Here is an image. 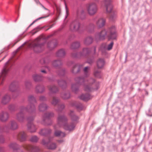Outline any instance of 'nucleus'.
Listing matches in <instances>:
<instances>
[{"label": "nucleus", "instance_id": "nucleus-1", "mask_svg": "<svg viewBox=\"0 0 152 152\" xmlns=\"http://www.w3.org/2000/svg\"><path fill=\"white\" fill-rule=\"evenodd\" d=\"M35 109L34 105L33 104H29L27 107H22L20 111L17 113L15 115V119L19 123L24 122L25 120V117L23 111L26 110L28 111L31 112Z\"/></svg>", "mask_w": 152, "mask_h": 152}, {"label": "nucleus", "instance_id": "nucleus-2", "mask_svg": "<svg viewBox=\"0 0 152 152\" xmlns=\"http://www.w3.org/2000/svg\"><path fill=\"white\" fill-rule=\"evenodd\" d=\"M42 36H40L36 38L33 42L31 43H29L28 46L30 48H32L34 50L37 52H39L41 51V48L44 44H39L41 41Z\"/></svg>", "mask_w": 152, "mask_h": 152}, {"label": "nucleus", "instance_id": "nucleus-3", "mask_svg": "<svg viewBox=\"0 0 152 152\" xmlns=\"http://www.w3.org/2000/svg\"><path fill=\"white\" fill-rule=\"evenodd\" d=\"M98 10L97 5L94 2H91L88 4L87 10L88 14L90 15H93L97 12Z\"/></svg>", "mask_w": 152, "mask_h": 152}, {"label": "nucleus", "instance_id": "nucleus-4", "mask_svg": "<svg viewBox=\"0 0 152 152\" xmlns=\"http://www.w3.org/2000/svg\"><path fill=\"white\" fill-rule=\"evenodd\" d=\"M67 119L64 115L59 114L57 118V124L54 126L55 129L63 126L67 123Z\"/></svg>", "mask_w": 152, "mask_h": 152}, {"label": "nucleus", "instance_id": "nucleus-5", "mask_svg": "<svg viewBox=\"0 0 152 152\" xmlns=\"http://www.w3.org/2000/svg\"><path fill=\"white\" fill-rule=\"evenodd\" d=\"M9 61H8L6 63L5 65L2 70L0 77V82L1 81V84L2 83L5 77L9 70L10 66L9 65Z\"/></svg>", "mask_w": 152, "mask_h": 152}, {"label": "nucleus", "instance_id": "nucleus-6", "mask_svg": "<svg viewBox=\"0 0 152 152\" xmlns=\"http://www.w3.org/2000/svg\"><path fill=\"white\" fill-rule=\"evenodd\" d=\"M80 27V24L77 20H75L72 21L70 24V29L72 31H78Z\"/></svg>", "mask_w": 152, "mask_h": 152}, {"label": "nucleus", "instance_id": "nucleus-7", "mask_svg": "<svg viewBox=\"0 0 152 152\" xmlns=\"http://www.w3.org/2000/svg\"><path fill=\"white\" fill-rule=\"evenodd\" d=\"M22 147L25 149L30 152H37L40 150L39 147L24 144Z\"/></svg>", "mask_w": 152, "mask_h": 152}, {"label": "nucleus", "instance_id": "nucleus-8", "mask_svg": "<svg viewBox=\"0 0 152 152\" xmlns=\"http://www.w3.org/2000/svg\"><path fill=\"white\" fill-rule=\"evenodd\" d=\"M111 0H104V4L107 12L108 13L110 12L112 9V6L111 4Z\"/></svg>", "mask_w": 152, "mask_h": 152}, {"label": "nucleus", "instance_id": "nucleus-9", "mask_svg": "<svg viewBox=\"0 0 152 152\" xmlns=\"http://www.w3.org/2000/svg\"><path fill=\"white\" fill-rule=\"evenodd\" d=\"M18 128V125L17 123L14 120L11 121L9 123L8 129L12 130H15Z\"/></svg>", "mask_w": 152, "mask_h": 152}, {"label": "nucleus", "instance_id": "nucleus-10", "mask_svg": "<svg viewBox=\"0 0 152 152\" xmlns=\"http://www.w3.org/2000/svg\"><path fill=\"white\" fill-rule=\"evenodd\" d=\"M9 117V114L7 112L2 111L0 113V120L2 122L7 121Z\"/></svg>", "mask_w": 152, "mask_h": 152}, {"label": "nucleus", "instance_id": "nucleus-11", "mask_svg": "<svg viewBox=\"0 0 152 152\" xmlns=\"http://www.w3.org/2000/svg\"><path fill=\"white\" fill-rule=\"evenodd\" d=\"M105 20L103 18L98 19L96 22V25L98 28H100L104 26L105 24Z\"/></svg>", "mask_w": 152, "mask_h": 152}, {"label": "nucleus", "instance_id": "nucleus-12", "mask_svg": "<svg viewBox=\"0 0 152 152\" xmlns=\"http://www.w3.org/2000/svg\"><path fill=\"white\" fill-rule=\"evenodd\" d=\"M10 99V95L8 94H6L2 97L1 102L3 104H6L9 102Z\"/></svg>", "mask_w": 152, "mask_h": 152}, {"label": "nucleus", "instance_id": "nucleus-13", "mask_svg": "<svg viewBox=\"0 0 152 152\" xmlns=\"http://www.w3.org/2000/svg\"><path fill=\"white\" fill-rule=\"evenodd\" d=\"M26 135L25 132H21L19 133L18 134L17 139L20 141L22 142L26 140Z\"/></svg>", "mask_w": 152, "mask_h": 152}, {"label": "nucleus", "instance_id": "nucleus-14", "mask_svg": "<svg viewBox=\"0 0 152 152\" xmlns=\"http://www.w3.org/2000/svg\"><path fill=\"white\" fill-rule=\"evenodd\" d=\"M95 82L94 80L93 79H91L88 81L89 85H87L85 86V91L87 92L91 91L93 88L90 86L91 84H92Z\"/></svg>", "mask_w": 152, "mask_h": 152}, {"label": "nucleus", "instance_id": "nucleus-15", "mask_svg": "<svg viewBox=\"0 0 152 152\" xmlns=\"http://www.w3.org/2000/svg\"><path fill=\"white\" fill-rule=\"evenodd\" d=\"M63 127L65 129L70 131L74 129L75 126L74 124L73 123L68 124L66 123Z\"/></svg>", "mask_w": 152, "mask_h": 152}, {"label": "nucleus", "instance_id": "nucleus-16", "mask_svg": "<svg viewBox=\"0 0 152 152\" xmlns=\"http://www.w3.org/2000/svg\"><path fill=\"white\" fill-rule=\"evenodd\" d=\"M93 50L94 53L95 51V47H94L91 49L88 48H84L83 49L82 53H80V56L85 55L89 53L91 51Z\"/></svg>", "mask_w": 152, "mask_h": 152}, {"label": "nucleus", "instance_id": "nucleus-17", "mask_svg": "<svg viewBox=\"0 0 152 152\" xmlns=\"http://www.w3.org/2000/svg\"><path fill=\"white\" fill-rule=\"evenodd\" d=\"M42 144L45 146H47L48 148L51 149H53L56 148L57 147L55 143L51 144L49 146H48V142H46L44 139L42 140Z\"/></svg>", "mask_w": 152, "mask_h": 152}, {"label": "nucleus", "instance_id": "nucleus-18", "mask_svg": "<svg viewBox=\"0 0 152 152\" xmlns=\"http://www.w3.org/2000/svg\"><path fill=\"white\" fill-rule=\"evenodd\" d=\"M27 126L28 130L30 132H33L36 131L37 128L33 123L28 122L27 124Z\"/></svg>", "mask_w": 152, "mask_h": 152}, {"label": "nucleus", "instance_id": "nucleus-19", "mask_svg": "<svg viewBox=\"0 0 152 152\" xmlns=\"http://www.w3.org/2000/svg\"><path fill=\"white\" fill-rule=\"evenodd\" d=\"M107 34V32L105 30L102 31L100 33L96 34V37L101 39H104Z\"/></svg>", "mask_w": 152, "mask_h": 152}, {"label": "nucleus", "instance_id": "nucleus-20", "mask_svg": "<svg viewBox=\"0 0 152 152\" xmlns=\"http://www.w3.org/2000/svg\"><path fill=\"white\" fill-rule=\"evenodd\" d=\"M80 99L84 101H87L91 98V96L88 94H83L79 96Z\"/></svg>", "mask_w": 152, "mask_h": 152}, {"label": "nucleus", "instance_id": "nucleus-21", "mask_svg": "<svg viewBox=\"0 0 152 152\" xmlns=\"http://www.w3.org/2000/svg\"><path fill=\"white\" fill-rule=\"evenodd\" d=\"M33 80L35 82H39L42 80V77L40 75L37 74H34L32 75Z\"/></svg>", "mask_w": 152, "mask_h": 152}, {"label": "nucleus", "instance_id": "nucleus-22", "mask_svg": "<svg viewBox=\"0 0 152 152\" xmlns=\"http://www.w3.org/2000/svg\"><path fill=\"white\" fill-rule=\"evenodd\" d=\"M48 106L47 105L44 103L40 104L38 107V109L40 112H43L46 110Z\"/></svg>", "mask_w": 152, "mask_h": 152}, {"label": "nucleus", "instance_id": "nucleus-23", "mask_svg": "<svg viewBox=\"0 0 152 152\" xmlns=\"http://www.w3.org/2000/svg\"><path fill=\"white\" fill-rule=\"evenodd\" d=\"M80 71V66L78 64L75 65L72 67L71 72L74 74H76L79 72Z\"/></svg>", "mask_w": 152, "mask_h": 152}, {"label": "nucleus", "instance_id": "nucleus-24", "mask_svg": "<svg viewBox=\"0 0 152 152\" xmlns=\"http://www.w3.org/2000/svg\"><path fill=\"white\" fill-rule=\"evenodd\" d=\"M57 45V43L56 41L50 42L47 44V47L50 50H52L55 48Z\"/></svg>", "mask_w": 152, "mask_h": 152}, {"label": "nucleus", "instance_id": "nucleus-25", "mask_svg": "<svg viewBox=\"0 0 152 152\" xmlns=\"http://www.w3.org/2000/svg\"><path fill=\"white\" fill-rule=\"evenodd\" d=\"M48 88L50 92L51 93H56L58 91L57 87L54 85L48 86Z\"/></svg>", "mask_w": 152, "mask_h": 152}, {"label": "nucleus", "instance_id": "nucleus-26", "mask_svg": "<svg viewBox=\"0 0 152 152\" xmlns=\"http://www.w3.org/2000/svg\"><path fill=\"white\" fill-rule=\"evenodd\" d=\"M44 90L45 88L43 86L38 85L36 87V91L37 93H42Z\"/></svg>", "mask_w": 152, "mask_h": 152}, {"label": "nucleus", "instance_id": "nucleus-27", "mask_svg": "<svg viewBox=\"0 0 152 152\" xmlns=\"http://www.w3.org/2000/svg\"><path fill=\"white\" fill-rule=\"evenodd\" d=\"M17 88V83L15 82H13L10 84L9 87V89L11 91L13 92L16 90Z\"/></svg>", "mask_w": 152, "mask_h": 152}, {"label": "nucleus", "instance_id": "nucleus-28", "mask_svg": "<svg viewBox=\"0 0 152 152\" xmlns=\"http://www.w3.org/2000/svg\"><path fill=\"white\" fill-rule=\"evenodd\" d=\"M104 64V61L103 59L100 58L97 62V66L99 68H102Z\"/></svg>", "mask_w": 152, "mask_h": 152}, {"label": "nucleus", "instance_id": "nucleus-29", "mask_svg": "<svg viewBox=\"0 0 152 152\" xmlns=\"http://www.w3.org/2000/svg\"><path fill=\"white\" fill-rule=\"evenodd\" d=\"M54 116V114L52 112H48L45 113L43 116V118L44 120L53 117Z\"/></svg>", "mask_w": 152, "mask_h": 152}, {"label": "nucleus", "instance_id": "nucleus-30", "mask_svg": "<svg viewBox=\"0 0 152 152\" xmlns=\"http://www.w3.org/2000/svg\"><path fill=\"white\" fill-rule=\"evenodd\" d=\"M51 131V130L50 129H42L39 132V134L41 135H45L50 133Z\"/></svg>", "mask_w": 152, "mask_h": 152}, {"label": "nucleus", "instance_id": "nucleus-31", "mask_svg": "<svg viewBox=\"0 0 152 152\" xmlns=\"http://www.w3.org/2000/svg\"><path fill=\"white\" fill-rule=\"evenodd\" d=\"M9 147L10 148L13 149L14 151L19 149V145L15 143H12L9 145Z\"/></svg>", "mask_w": 152, "mask_h": 152}, {"label": "nucleus", "instance_id": "nucleus-32", "mask_svg": "<svg viewBox=\"0 0 152 152\" xmlns=\"http://www.w3.org/2000/svg\"><path fill=\"white\" fill-rule=\"evenodd\" d=\"M93 42V39L91 37H86L84 40V43L86 45H89L91 44Z\"/></svg>", "mask_w": 152, "mask_h": 152}, {"label": "nucleus", "instance_id": "nucleus-33", "mask_svg": "<svg viewBox=\"0 0 152 152\" xmlns=\"http://www.w3.org/2000/svg\"><path fill=\"white\" fill-rule=\"evenodd\" d=\"M65 55V52L63 49H61L59 50L56 53V55L58 57H62Z\"/></svg>", "mask_w": 152, "mask_h": 152}, {"label": "nucleus", "instance_id": "nucleus-34", "mask_svg": "<svg viewBox=\"0 0 152 152\" xmlns=\"http://www.w3.org/2000/svg\"><path fill=\"white\" fill-rule=\"evenodd\" d=\"M61 96L63 99H67L70 97V94L68 92H64L61 94Z\"/></svg>", "mask_w": 152, "mask_h": 152}, {"label": "nucleus", "instance_id": "nucleus-35", "mask_svg": "<svg viewBox=\"0 0 152 152\" xmlns=\"http://www.w3.org/2000/svg\"><path fill=\"white\" fill-rule=\"evenodd\" d=\"M114 30L115 29L114 28H113L111 30H110V36L109 37V39H115L116 37V34L114 32Z\"/></svg>", "mask_w": 152, "mask_h": 152}, {"label": "nucleus", "instance_id": "nucleus-36", "mask_svg": "<svg viewBox=\"0 0 152 152\" xmlns=\"http://www.w3.org/2000/svg\"><path fill=\"white\" fill-rule=\"evenodd\" d=\"M80 46V43L79 42H76L72 44L70 48L72 49H75L78 48Z\"/></svg>", "mask_w": 152, "mask_h": 152}, {"label": "nucleus", "instance_id": "nucleus-37", "mask_svg": "<svg viewBox=\"0 0 152 152\" xmlns=\"http://www.w3.org/2000/svg\"><path fill=\"white\" fill-rule=\"evenodd\" d=\"M54 134L56 136H60L61 137H64L65 136V134L64 133L59 131H56Z\"/></svg>", "mask_w": 152, "mask_h": 152}, {"label": "nucleus", "instance_id": "nucleus-38", "mask_svg": "<svg viewBox=\"0 0 152 152\" xmlns=\"http://www.w3.org/2000/svg\"><path fill=\"white\" fill-rule=\"evenodd\" d=\"M75 80L77 83L80 84H82L85 81L84 78L81 77H79L76 78L75 79Z\"/></svg>", "mask_w": 152, "mask_h": 152}, {"label": "nucleus", "instance_id": "nucleus-39", "mask_svg": "<svg viewBox=\"0 0 152 152\" xmlns=\"http://www.w3.org/2000/svg\"><path fill=\"white\" fill-rule=\"evenodd\" d=\"M71 89L72 91L76 93L78 90V87L76 84H73L72 85Z\"/></svg>", "mask_w": 152, "mask_h": 152}, {"label": "nucleus", "instance_id": "nucleus-40", "mask_svg": "<svg viewBox=\"0 0 152 152\" xmlns=\"http://www.w3.org/2000/svg\"><path fill=\"white\" fill-rule=\"evenodd\" d=\"M62 64V62L60 60H55L53 63V65L55 67L58 66Z\"/></svg>", "mask_w": 152, "mask_h": 152}, {"label": "nucleus", "instance_id": "nucleus-41", "mask_svg": "<svg viewBox=\"0 0 152 152\" xmlns=\"http://www.w3.org/2000/svg\"><path fill=\"white\" fill-rule=\"evenodd\" d=\"M59 102V99L56 97H53L52 100L51 101V103L53 105H56Z\"/></svg>", "mask_w": 152, "mask_h": 152}, {"label": "nucleus", "instance_id": "nucleus-42", "mask_svg": "<svg viewBox=\"0 0 152 152\" xmlns=\"http://www.w3.org/2000/svg\"><path fill=\"white\" fill-rule=\"evenodd\" d=\"M70 115L72 119L73 120H76L78 119V117L75 115L73 111H70Z\"/></svg>", "mask_w": 152, "mask_h": 152}, {"label": "nucleus", "instance_id": "nucleus-43", "mask_svg": "<svg viewBox=\"0 0 152 152\" xmlns=\"http://www.w3.org/2000/svg\"><path fill=\"white\" fill-rule=\"evenodd\" d=\"M94 76L98 78H100L101 77V75L100 71L95 70L94 72Z\"/></svg>", "mask_w": 152, "mask_h": 152}, {"label": "nucleus", "instance_id": "nucleus-44", "mask_svg": "<svg viewBox=\"0 0 152 152\" xmlns=\"http://www.w3.org/2000/svg\"><path fill=\"white\" fill-rule=\"evenodd\" d=\"M8 108L11 111H14L16 110L15 106L13 104L10 105Z\"/></svg>", "mask_w": 152, "mask_h": 152}, {"label": "nucleus", "instance_id": "nucleus-45", "mask_svg": "<svg viewBox=\"0 0 152 152\" xmlns=\"http://www.w3.org/2000/svg\"><path fill=\"white\" fill-rule=\"evenodd\" d=\"M39 138L36 136H32L30 140L31 141L33 142H37L38 141Z\"/></svg>", "mask_w": 152, "mask_h": 152}, {"label": "nucleus", "instance_id": "nucleus-46", "mask_svg": "<svg viewBox=\"0 0 152 152\" xmlns=\"http://www.w3.org/2000/svg\"><path fill=\"white\" fill-rule=\"evenodd\" d=\"M59 85L63 88H64L66 86V82L64 80H61L58 83Z\"/></svg>", "mask_w": 152, "mask_h": 152}, {"label": "nucleus", "instance_id": "nucleus-47", "mask_svg": "<svg viewBox=\"0 0 152 152\" xmlns=\"http://www.w3.org/2000/svg\"><path fill=\"white\" fill-rule=\"evenodd\" d=\"M113 45V42H111L109 44L107 48L104 47L105 49H106L108 50H110L112 49Z\"/></svg>", "mask_w": 152, "mask_h": 152}, {"label": "nucleus", "instance_id": "nucleus-48", "mask_svg": "<svg viewBox=\"0 0 152 152\" xmlns=\"http://www.w3.org/2000/svg\"><path fill=\"white\" fill-rule=\"evenodd\" d=\"M48 61V59L46 58H43L41 59L40 61V62L42 64H46Z\"/></svg>", "mask_w": 152, "mask_h": 152}, {"label": "nucleus", "instance_id": "nucleus-49", "mask_svg": "<svg viewBox=\"0 0 152 152\" xmlns=\"http://www.w3.org/2000/svg\"><path fill=\"white\" fill-rule=\"evenodd\" d=\"M89 70V67H86L84 69V72L86 76L88 75Z\"/></svg>", "mask_w": 152, "mask_h": 152}, {"label": "nucleus", "instance_id": "nucleus-50", "mask_svg": "<svg viewBox=\"0 0 152 152\" xmlns=\"http://www.w3.org/2000/svg\"><path fill=\"white\" fill-rule=\"evenodd\" d=\"M65 107L64 105V104H61L58 106V111H61Z\"/></svg>", "mask_w": 152, "mask_h": 152}, {"label": "nucleus", "instance_id": "nucleus-51", "mask_svg": "<svg viewBox=\"0 0 152 152\" xmlns=\"http://www.w3.org/2000/svg\"><path fill=\"white\" fill-rule=\"evenodd\" d=\"M28 99L29 101L30 102L35 101L34 97L32 95L29 96L28 97Z\"/></svg>", "mask_w": 152, "mask_h": 152}, {"label": "nucleus", "instance_id": "nucleus-52", "mask_svg": "<svg viewBox=\"0 0 152 152\" xmlns=\"http://www.w3.org/2000/svg\"><path fill=\"white\" fill-rule=\"evenodd\" d=\"M46 99L45 97L43 96H41L39 98V100L41 101H45Z\"/></svg>", "mask_w": 152, "mask_h": 152}, {"label": "nucleus", "instance_id": "nucleus-53", "mask_svg": "<svg viewBox=\"0 0 152 152\" xmlns=\"http://www.w3.org/2000/svg\"><path fill=\"white\" fill-rule=\"evenodd\" d=\"M4 139L3 137H0V142L3 143L4 142Z\"/></svg>", "mask_w": 152, "mask_h": 152}, {"label": "nucleus", "instance_id": "nucleus-54", "mask_svg": "<svg viewBox=\"0 0 152 152\" xmlns=\"http://www.w3.org/2000/svg\"><path fill=\"white\" fill-rule=\"evenodd\" d=\"M56 10L57 12L58 13L59 15L60 13L61 12V9H60L58 7H56Z\"/></svg>", "mask_w": 152, "mask_h": 152}, {"label": "nucleus", "instance_id": "nucleus-55", "mask_svg": "<svg viewBox=\"0 0 152 152\" xmlns=\"http://www.w3.org/2000/svg\"><path fill=\"white\" fill-rule=\"evenodd\" d=\"M72 56L74 57H79L78 54H77V53H75V54H72Z\"/></svg>", "mask_w": 152, "mask_h": 152}, {"label": "nucleus", "instance_id": "nucleus-56", "mask_svg": "<svg viewBox=\"0 0 152 152\" xmlns=\"http://www.w3.org/2000/svg\"><path fill=\"white\" fill-rule=\"evenodd\" d=\"M110 18H113L114 17H115L116 16V15L115 14H113V15H112V14H111Z\"/></svg>", "mask_w": 152, "mask_h": 152}, {"label": "nucleus", "instance_id": "nucleus-57", "mask_svg": "<svg viewBox=\"0 0 152 152\" xmlns=\"http://www.w3.org/2000/svg\"><path fill=\"white\" fill-rule=\"evenodd\" d=\"M66 16L65 18H66L67 17V16L69 14L68 10L66 8Z\"/></svg>", "mask_w": 152, "mask_h": 152}, {"label": "nucleus", "instance_id": "nucleus-58", "mask_svg": "<svg viewBox=\"0 0 152 152\" xmlns=\"http://www.w3.org/2000/svg\"><path fill=\"white\" fill-rule=\"evenodd\" d=\"M41 72L42 73H45V74H46V72L45 70H42L41 71Z\"/></svg>", "mask_w": 152, "mask_h": 152}, {"label": "nucleus", "instance_id": "nucleus-59", "mask_svg": "<svg viewBox=\"0 0 152 152\" xmlns=\"http://www.w3.org/2000/svg\"><path fill=\"white\" fill-rule=\"evenodd\" d=\"M37 20H34V21L29 26H31L36 21H37Z\"/></svg>", "mask_w": 152, "mask_h": 152}, {"label": "nucleus", "instance_id": "nucleus-60", "mask_svg": "<svg viewBox=\"0 0 152 152\" xmlns=\"http://www.w3.org/2000/svg\"><path fill=\"white\" fill-rule=\"evenodd\" d=\"M22 46H21V47H20L19 48L17 49V50L16 51V52H15V53H16L17 52H18L19 50L21 48Z\"/></svg>", "mask_w": 152, "mask_h": 152}, {"label": "nucleus", "instance_id": "nucleus-61", "mask_svg": "<svg viewBox=\"0 0 152 152\" xmlns=\"http://www.w3.org/2000/svg\"><path fill=\"white\" fill-rule=\"evenodd\" d=\"M53 25H51V26H50V27L48 29H47L46 30V31L48 30L50 28H52L53 26Z\"/></svg>", "mask_w": 152, "mask_h": 152}, {"label": "nucleus", "instance_id": "nucleus-62", "mask_svg": "<svg viewBox=\"0 0 152 152\" xmlns=\"http://www.w3.org/2000/svg\"><path fill=\"white\" fill-rule=\"evenodd\" d=\"M92 62H93V61L92 60H91V61H88V62L89 64L91 63Z\"/></svg>", "mask_w": 152, "mask_h": 152}, {"label": "nucleus", "instance_id": "nucleus-63", "mask_svg": "<svg viewBox=\"0 0 152 152\" xmlns=\"http://www.w3.org/2000/svg\"><path fill=\"white\" fill-rule=\"evenodd\" d=\"M29 84V85H30V83H26V86H27V84Z\"/></svg>", "mask_w": 152, "mask_h": 152}, {"label": "nucleus", "instance_id": "nucleus-64", "mask_svg": "<svg viewBox=\"0 0 152 152\" xmlns=\"http://www.w3.org/2000/svg\"><path fill=\"white\" fill-rule=\"evenodd\" d=\"M36 1L37 3H38L39 2V1L37 0H36Z\"/></svg>", "mask_w": 152, "mask_h": 152}]
</instances>
